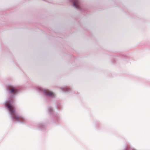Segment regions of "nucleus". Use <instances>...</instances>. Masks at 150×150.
Segmentation results:
<instances>
[{
	"instance_id": "f257e3e1",
	"label": "nucleus",
	"mask_w": 150,
	"mask_h": 150,
	"mask_svg": "<svg viewBox=\"0 0 150 150\" xmlns=\"http://www.w3.org/2000/svg\"><path fill=\"white\" fill-rule=\"evenodd\" d=\"M5 106L9 109L11 115H13V118L17 121H20L23 120V118L21 116L15 114V110L14 106L11 105L9 101H7L5 104Z\"/></svg>"
},
{
	"instance_id": "f03ea898",
	"label": "nucleus",
	"mask_w": 150,
	"mask_h": 150,
	"mask_svg": "<svg viewBox=\"0 0 150 150\" xmlns=\"http://www.w3.org/2000/svg\"><path fill=\"white\" fill-rule=\"evenodd\" d=\"M8 90L10 93L16 94L17 92V90L15 88L11 86L8 87Z\"/></svg>"
},
{
	"instance_id": "7ed1b4c3",
	"label": "nucleus",
	"mask_w": 150,
	"mask_h": 150,
	"mask_svg": "<svg viewBox=\"0 0 150 150\" xmlns=\"http://www.w3.org/2000/svg\"><path fill=\"white\" fill-rule=\"evenodd\" d=\"M44 92L45 94L47 96H51L53 97L54 96V94L53 92L51 91H50L48 90L45 89L44 91Z\"/></svg>"
},
{
	"instance_id": "20e7f679",
	"label": "nucleus",
	"mask_w": 150,
	"mask_h": 150,
	"mask_svg": "<svg viewBox=\"0 0 150 150\" xmlns=\"http://www.w3.org/2000/svg\"><path fill=\"white\" fill-rule=\"evenodd\" d=\"M74 6L77 8H79V5L78 1V0H73V2Z\"/></svg>"
}]
</instances>
